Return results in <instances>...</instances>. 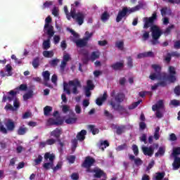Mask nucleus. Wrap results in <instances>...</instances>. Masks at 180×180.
Returning a JSON list of instances; mask_svg holds the SVG:
<instances>
[{"label":"nucleus","mask_w":180,"mask_h":180,"mask_svg":"<svg viewBox=\"0 0 180 180\" xmlns=\"http://www.w3.org/2000/svg\"><path fill=\"white\" fill-rule=\"evenodd\" d=\"M157 20V13L154 12L152 14V16L150 18L145 17L143 18V22H145L143 25V29H148L150 27V32L152 33V39L151 44L153 46H155L157 44H160V41L158 39L163 34V32L160 28V27L154 25V22Z\"/></svg>","instance_id":"nucleus-1"},{"label":"nucleus","mask_w":180,"mask_h":180,"mask_svg":"<svg viewBox=\"0 0 180 180\" xmlns=\"http://www.w3.org/2000/svg\"><path fill=\"white\" fill-rule=\"evenodd\" d=\"M110 96L114 98L115 101H111L110 102V105L112 106V108L114 109L116 112H118L120 115H123V113H126V108L122 105L120 103L123 102L126 98V96L123 93H118L116 95V91L112 90L110 93Z\"/></svg>","instance_id":"nucleus-2"},{"label":"nucleus","mask_w":180,"mask_h":180,"mask_svg":"<svg viewBox=\"0 0 180 180\" xmlns=\"http://www.w3.org/2000/svg\"><path fill=\"white\" fill-rule=\"evenodd\" d=\"M146 6V4L143 1H139V4L132 8L124 7L121 11L118 12V14L116 18V22L119 23L122 22V19L123 18H126V16H129L131 13H134V12H137L140 11V9H143Z\"/></svg>","instance_id":"nucleus-3"},{"label":"nucleus","mask_w":180,"mask_h":180,"mask_svg":"<svg viewBox=\"0 0 180 180\" xmlns=\"http://www.w3.org/2000/svg\"><path fill=\"white\" fill-rule=\"evenodd\" d=\"M69 86H73L72 89V92L74 95H78L79 91L78 88H81V82L78 79H75L73 80H70L68 83H63V91L66 92L68 95H71V90H70Z\"/></svg>","instance_id":"nucleus-4"},{"label":"nucleus","mask_w":180,"mask_h":180,"mask_svg":"<svg viewBox=\"0 0 180 180\" xmlns=\"http://www.w3.org/2000/svg\"><path fill=\"white\" fill-rule=\"evenodd\" d=\"M5 126L0 120V131L1 133H3V134H8V131H13L16 127L15 122L11 119L7 120L5 123Z\"/></svg>","instance_id":"nucleus-5"},{"label":"nucleus","mask_w":180,"mask_h":180,"mask_svg":"<svg viewBox=\"0 0 180 180\" xmlns=\"http://www.w3.org/2000/svg\"><path fill=\"white\" fill-rule=\"evenodd\" d=\"M152 68L154 70L155 72L150 75V79H152V81H155V79H164L165 72H161L162 68L160 65L153 64L152 65Z\"/></svg>","instance_id":"nucleus-6"},{"label":"nucleus","mask_w":180,"mask_h":180,"mask_svg":"<svg viewBox=\"0 0 180 180\" xmlns=\"http://www.w3.org/2000/svg\"><path fill=\"white\" fill-rule=\"evenodd\" d=\"M51 22H53V19L51 18V17L48 16L45 19V25L44 27V32L45 34H48L49 36H50V37H53L55 33L54 27L50 24L51 23Z\"/></svg>","instance_id":"nucleus-7"},{"label":"nucleus","mask_w":180,"mask_h":180,"mask_svg":"<svg viewBox=\"0 0 180 180\" xmlns=\"http://www.w3.org/2000/svg\"><path fill=\"white\" fill-rule=\"evenodd\" d=\"M169 75L165 72L163 75V79L168 81L170 84H174L176 82V70L174 66H169L168 70Z\"/></svg>","instance_id":"nucleus-8"},{"label":"nucleus","mask_w":180,"mask_h":180,"mask_svg":"<svg viewBox=\"0 0 180 180\" xmlns=\"http://www.w3.org/2000/svg\"><path fill=\"white\" fill-rule=\"evenodd\" d=\"M71 18H72L73 20L76 21L77 23L79 26L84 24V20H85V15L83 14L82 12H77L75 8L71 9Z\"/></svg>","instance_id":"nucleus-9"},{"label":"nucleus","mask_w":180,"mask_h":180,"mask_svg":"<svg viewBox=\"0 0 180 180\" xmlns=\"http://www.w3.org/2000/svg\"><path fill=\"white\" fill-rule=\"evenodd\" d=\"M56 159V155L54 154H51L49 152L46 153L44 155V160L47 161L49 160L50 162H46L43 165V167L45 169H50L51 168L53 169V167L54 166V160Z\"/></svg>","instance_id":"nucleus-10"},{"label":"nucleus","mask_w":180,"mask_h":180,"mask_svg":"<svg viewBox=\"0 0 180 180\" xmlns=\"http://www.w3.org/2000/svg\"><path fill=\"white\" fill-rule=\"evenodd\" d=\"M95 162H96L95 158L91 156H87L85 158L84 162L82 164V167H87L89 168H91L92 165L95 164Z\"/></svg>","instance_id":"nucleus-11"},{"label":"nucleus","mask_w":180,"mask_h":180,"mask_svg":"<svg viewBox=\"0 0 180 180\" xmlns=\"http://www.w3.org/2000/svg\"><path fill=\"white\" fill-rule=\"evenodd\" d=\"M8 94L11 96H6V95H4L2 98V102L5 103L6 102V101H8L9 102H12L15 99V98H16V95H18V91L11 90Z\"/></svg>","instance_id":"nucleus-12"},{"label":"nucleus","mask_w":180,"mask_h":180,"mask_svg":"<svg viewBox=\"0 0 180 180\" xmlns=\"http://www.w3.org/2000/svg\"><path fill=\"white\" fill-rule=\"evenodd\" d=\"M172 57H176V58H179L180 53L178 51H172V53H167V56H165V61L169 64L171 63Z\"/></svg>","instance_id":"nucleus-13"},{"label":"nucleus","mask_w":180,"mask_h":180,"mask_svg":"<svg viewBox=\"0 0 180 180\" xmlns=\"http://www.w3.org/2000/svg\"><path fill=\"white\" fill-rule=\"evenodd\" d=\"M75 43L77 47L80 49L86 46L88 44V38L79 39L73 41Z\"/></svg>","instance_id":"nucleus-14"},{"label":"nucleus","mask_w":180,"mask_h":180,"mask_svg":"<svg viewBox=\"0 0 180 180\" xmlns=\"http://www.w3.org/2000/svg\"><path fill=\"white\" fill-rule=\"evenodd\" d=\"M47 123L49 126H61L64 122L61 119L49 118Z\"/></svg>","instance_id":"nucleus-15"},{"label":"nucleus","mask_w":180,"mask_h":180,"mask_svg":"<svg viewBox=\"0 0 180 180\" xmlns=\"http://www.w3.org/2000/svg\"><path fill=\"white\" fill-rule=\"evenodd\" d=\"M142 151L144 155H148V157H153L154 154V148H153L152 146H150V147L144 146L142 148Z\"/></svg>","instance_id":"nucleus-16"},{"label":"nucleus","mask_w":180,"mask_h":180,"mask_svg":"<svg viewBox=\"0 0 180 180\" xmlns=\"http://www.w3.org/2000/svg\"><path fill=\"white\" fill-rule=\"evenodd\" d=\"M61 134H63V129L61 128H56L51 131L50 136L55 137L56 140H59Z\"/></svg>","instance_id":"nucleus-17"},{"label":"nucleus","mask_w":180,"mask_h":180,"mask_svg":"<svg viewBox=\"0 0 180 180\" xmlns=\"http://www.w3.org/2000/svg\"><path fill=\"white\" fill-rule=\"evenodd\" d=\"M44 81V86H48V88H51V85L48 84L47 82L50 81V72L49 70H46L42 73Z\"/></svg>","instance_id":"nucleus-18"},{"label":"nucleus","mask_w":180,"mask_h":180,"mask_svg":"<svg viewBox=\"0 0 180 180\" xmlns=\"http://www.w3.org/2000/svg\"><path fill=\"white\" fill-rule=\"evenodd\" d=\"M164 108V101L159 100L156 104L152 106V110L155 112V110H160V109H162Z\"/></svg>","instance_id":"nucleus-19"},{"label":"nucleus","mask_w":180,"mask_h":180,"mask_svg":"<svg viewBox=\"0 0 180 180\" xmlns=\"http://www.w3.org/2000/svg\"><path fill=\"white\" fill-rule=\"evenodd\" d=\"M124 67V63L123 62H117L111 65V68L114 71H120Z\"/></svg>","instance_id":"nucleus-20"},{"label":"nucleus","mask_w":180,"mask_h":180,"mask_svg":"<svg viewBox=\"0 0 180 180\" xmlns=\"http://www.w3.org/2000/svg\"><path fill=\"white\" fill-rule=\"evenodd\" d=\"M108 99V93L104 92L103 96L101 98H98L96 100V103L98 105V106H102L103 105V102Z\"/></svg>","instance_id":"nucleus-21"},{"label":"nucleus","mask_w":180,"mask_h":180,"mask_svg":"<svg viewBox=\"0 0 180 180\" xmlns=\"http://www.w3.org/2000/svg\"><path fill=\"white\" fill-rule=\"evenodd\" d=\"M94 178H97V179H99V178H102V176H105V175H106V174H105V172L101 169H94Z\"/></svg>","instance_id":"nucleus-22"},{"label":"nucleus","mask_w":180,"mask_h":180,"mask_svg":"<svg viewBox=\"0 0 180 180\" xmlns=\"http://www.w3.org/2000/svg\"><path fill=\"white\" fill-rule=\"evenodd\" d=\"M27 130H28L27 127H26L25 124H22L18 127L17 130V134L18 136H25V134L27 133Z\"/></svg>","instance_id":"nucleus-23"},{"label":"nucleus","mask_w":180,"mask_h":180,"mask_svg":"<svg viewBox=\"0 0 180 180\" xmlns=\"http://www.w3.org/2000/svg\"><path fill=\"white\" fill-rule=\"evenodd\" d=\"M53 37L49 36L48 39L46 40H44L42 43V49L43 50H49L50 47H51V39Z\"/></svg>","instance_id":"nucleus-24"},{"label":"nucleus","mask_w":180,"mask_h":180,"mask_svg":"<svg viewBox=\"0 0 180 180\" xmlns=\"http://www.w3.org/2000/svg\"><path fill=\"white\" fill-rule=\"evenodd\" d=\"M86 135V130L82 129L81 131L77 133V134L76 136V139L79 141H84V140H85Z\"/></svg>","instance_id":"nucleus-25"},{"label":"nucleus","mask_w":180,"mask_h":180,"mask_svg":"<svg viewBox=\"0 0 180 180\" xmlns=\"http://www.w3.org/2000/svg\"><path fill=\"white\" fill-rule=\"evenodd\" d=\"M174 158V162L172 163V167H173L174 171H176V170L179 169V168H180V158L176 157Z\"/></svg>","instance_id":"nucleus-26"},{"label":"nucleus","mask_w":180,"mask_h":180,"mask_svg":"<svg viewBox=\"0 0 180 180\" xmlns=\"http://www.w3.org/2000/svg\"><path fill=\"white\" fill-rule=\"evenodd\" d=\"M97 146L102 151H105V148L109 147V142L108 141H100V143L97 144Z\"/></svg>","instance_id":"nucleus-27"},{"label":"nucleus","mask_w":180,"mask_h":180,"mask_svg":"<svg viewBox=\"0 0 180 180\" xmlns=\"http://www.w3.org/2000/svg\"><path fill=\"white\" fill-rule=\"evenodd\" d=\"M44 57L45 58H51V57L54 56V51H44L42 53Z\"/></svg>","instance_id":"nucleus-28"},{"label":"nucleus","mask_w":180,"mask_h":180,"mask_svg":"<svg viewBox=\"0 0 180 180\" xmlns=\"http://www.w3.org/2000/svg\"><path fill=\"white\" fill-rule=\"evenodd\" d=\"M172 29H175V25H171L168 26L163 32V34H165V36H168L171 34V31L172 30Z\"/></svg>","instance_id":"nucleus-29"},{"label":"nucleus","mask_w":180,"mask_h":180,"mask_svg":"<svg viewBox=\"0 0 180 180\" xmlns=\"http://www.w3.org/2000/svg\"><path fill=\"white\" fill-rule=\"evenodd\" d=\"M165 154V148L163 147H160L158 152L155 153V157L158 158V157H162Z\"/></svg>","instance_id":"nucleus-30"},{"label":"nucleus","mask_w":180,"mask_h":180,"mask_svg":"<svg viewBox=\"0 0 180 180\" xmlns=\"http://www.w3.org/2000/svg\"><path fill=\"white\" fill-rule=\"evenodd\" d=\"M32 98H33V90H30L27 91V93L23 95L24 101H27Z\"/></svg>","instance_id":"nucleus-31"},{"label":"nucleus","mask_w":180,"mask_h":180,"mask_svg":"<svg viewBox=\"0 0 180 180\" xmlns=\"http://www.w3.org/2000/svg\"><path fill=\"white\" fill-rule=\"evenodd\" d=\"M51 112H53V107L46 105L44 108V116H49Z\"/></svg>","instance_id":"nucleus-32"},{"label":"nucleus","mask_w":180,"mask_h":180,"mask_svg":"<svg viewBox=\"0 0 180 180\" xmlns=\"http://www.w3.org/2000/svg\"><path fill=\"white\" fill-rule=\"evenodd\" d=\"M101 56L99 51H93L91 55V61H95V60H98Z\"/></svg>","instance_id":"nucleus-33"},{"label":"nucleus","mask_w":180,"mask_h":180,"mask_svg":"<svg viewBox=\"0 0 180 180\" xmlns=\"http://www.w3.org/2000/svg\"><path fill=\"white\" fill-rule=\"evenodd\" d=\"M115 47H117V49L118 50H121L123 51L124 49V42L123 41H118L115 42Z\"/></svg>","instance_id":"nucleus-34"},{"label":"nucleus","mask_w":180,"mask_h":180,"mask_svg":"<svg viewBox=\"0 0 180 180\" xmlns=\"http://www.w3.org/2000/svg\"><path fill=\"white\" fill-rule=\"evenodd\" d=\"M88 129H89L90 131H91L92 134L95 136V134H98L99 133V129L95 128V125H89Z\"/></svg>","instance_id":"nucleus-35"},{"label":"nucleus","mask_w":180,"mask_h":180,"mask_svg":"<svg viewBox=\"0 0 180 180\" xmlns=\"http://www.w3.org/2000/svg\"><path fill=\"white\" fill-rule=\"evenodd\" d=\"M40 65V58L37 57L33 59L32 60V66L34 68H39V66Z\"/></svg>","instance_id":"nucleus-36"},{"label":"nucleus","mask_w":180,"mask_h":180,"mask_svg":"<svg viewBox=\"0 0 180 180\" xmlns=\"http://www.w3.org/2000/svg\"><path fill=\"white\" fill-rule=\"evenodd\" d=\"M160 136H161L160 135V127H157L155 129L153 139H155V140H160Z\"/></svg>","instance_id":"nucleus-37"},{"label":"nucleus","mask_w":180,"mask_h":180,"mask_svg":"<svg viewBox=\"0 0 180 180\" xmlns=\"http://www.w3.org/2000/svg\"><path fill=\"white\" fill-rule=\"evenodd\" d=\"M125 129H126V126H124V125H121V126L117 127V131H116L117 134L120 136V134H122L124 131Z\"/></svg>","instance_id":"nucleus-38"},{"label":"nucleus","mask_w":180,"mask_h":180,"mask_svg":"<svg viewBox=\"0 0 180 180\" xmlns=\"http://www.w3.org/2000/svg\"><path fill=\"white\" fill-rule=\"evenodd\" d=\"M77 117H69L65 120V123L67 124H74L77 122Z\"/></svg>","instance_id":"nucleus-39"},{"label":"nucleus","mask_w":180,"mask_h":180,"mask_svg":"<svg viewBox=\"0 0 180 180\" xmlns=\"http://www.w3.org/2000/svg\"><path fill=\"white\" fill-rule=\"evenodd\" d=\"M42 161H43V156H41V155H39L38 157L34 160V165H40Z\"/></svg>","instance_id":"nucleus-40"},{"label":"nucleus","mask_w":180,"mask_h":180,"mask_svg":"<svg viewBox=\"0 0 180 180\" xmlns=\"http://www.w3.org/2000/svg\"><path fill=\"white\" fill-rule=\"evenodd\" d=\"M110 15H109V13L108 11H105L102 15H101V20L103 22H106V20H109V18Z\"/></svg>","instance_id":"nucleus-41"},{"label":"nucleus","mask_w":180,"mask_h":180,"mask_svg":"<svg viewBox=\"0 0 180 180\" xmlns=\"http://www.w3.org/2000/svg\"><path fill=\"white\" fill-rule=\"evenodd\" d=\"M172 155H173L174 158H176L178 155H180V147L174 148Z\"/></svg>","instance_id":"nucleus-42"},{"label":"nucleus","mask_w":180,"mask_h":180,"mask_svg":"<svg viewBox=\"0 0 180 180\" xmlns=\"http://www.w3.org/2000/svg\"><path fill=\"white\" fill-rule=\"evenodd\" d=\"M77 146H78V139H75L72 140V152L75 151Z\"/></svg>","instance_id":"nucleus-43"},{"label":"nucleus","mask_w":180,"mask_h":180,"mask_svg":"<svg viewBox=\"0 0 180 180\" xmlns=\"http://www.w3.org/2000/svg\"><path fill=\"white\" fill-rule=\"evenodd\" d=\"M63 9L68 20H71V11L70 13L68 12V7H67V6H65Z\"/></svg>","instance_id":"nucleus-44"},{"label":"nucleus","mask_w":180,"mask_h":180,"mask_svg":"<svg viewBox=\"0 0 180 180\" xmlns=\"http://www.w3.org/2000/svg\"><path fill=\"white\" fill-rule=\"evenodd\" d=\"M165 176V172H158L156 173L155 180H162Z\"/></svg>","instance_id":"nucleus-45"},{"label":"nucleus","mask_w":180,"mask_h":180,"mask_svg":"<svg viewBox=\"0 0 180 180\" xmlns=\"http://www.w3.org/2000/svg\"><path fill=\"white\" fill-rule=\"evenodd\" d=\"M60 63V59H53L49 62V64L51 67H56V65H58V63Z\"/></svg>","instance_id":"nucleus-46"},{"label":"nucleus","mask_w":180,"mask_h":180,"mask_svg":"<svg viewBox=\"0 0 180 180\" xmlns=\"http://www.w3.org/2000/svg\"><path fill=\"white\" fill-rule=\"evenodd\" d=\"M56 143H57V139L53 138L46 140L47 146H53V144H56Z\"/></svg>","instance_id":"nucleus-47"},{"label":"nucleus","mask_w":180,"mask_h":180,"mask_svg":"<svg viewBox=\"0 0 180 180\" xmlns=\"http://www.w3.org/2000/svg\"><path fill=\"white\" fill-rule=\"evenodd\" d=\"M50 6H53V1H46L44 3L42 6V9H46V8H50Z\"/></svg>","instance_id":"nucleus-48"},{"label":"nucleus","mask_w":180,"mask_h":180,"mask_svg":"<svg viewBox=\"0 0 180 180\" xmlns=\"http://www.w3.org/2000/svg\"><path fill=\"white\" fill-rule=\"evenodd\" d=\"M95 88V86L94 85V83L92 82V80H87V89H94Z\"/></svg>","instance_id":"nucleus-49"},{"label":"nucleus","mask_w":180,"mask_h":180,"mask_svg":"<svg viewBox=\"0 0 180 180\" xmlns=\"http://www.w3.org/2000/svg\"><path fill=\"white\" fill-rule=\"evenodd\" d=\"M127 65L129 68H133V58H131V56L127 58Z\"/></svg>","instance_id":"nucleus-50"},{"label":"nucleus","mask_w":180,"mask_h":180,"mask_svg":"<svg viewBox=\"0 0 180 180\" xmlns=\"http://www.w3.org/2000/svg\"><path fill=\"white\" fill-rule=\"evenodd\" d=\"M104 116H105V117H108V119H110V120L113 119V115L109 112L108 110H104Z\"/></svg>","instance_id":"nucleus-51"},{"label":"nucleus","mask_w":180,"mask_h":180,"mask_svg":"<svg viewBox=\"0 0 180 180\" xmlns=\"http://www.w3.org/2000/svg\"><path fill=\"white\" fill-rule=\"evenodd\" d=\"M13 108L14 109H15V111L18 110L19 109V108H20V104L19 103V101H18V99H15L13 101Z\"/></svg>","instance_id":"nucleus-52"},{"label":"nucleus","mask_w":180,"mask_h":180,"mask_svg":"<svg viewBox=\"0 0 180 180\" xmlns=\"http://www.w3.org/2000/svg\"><path fill=\"white\" fill-rule=\"evenodd\" d=\"M132 150L134 151V155H139V147L137 145L134 144L132 146Z\"/></svg>","instance_id":"nucleus-53"},{"label":"nucleus","mask_w":180,"mask_h":180,"mask_svg":"<svg viewBox=\"0 0 180 180\" xmlns=\"http://www.w3.org/2000/svg\"><path fill=\"white\" fill-rule=\"evenodd\" d=\"M70 60H71V56H70L69 53H65L63 55V61L68 63V61H70Z\"/></svg>","instance_id":"nucleus-54"},{"label":"nucleus","mask_w":180,"mask_h":180,"mask_svg":"<svg viewBox=\"0 0 180 180\" xmlns=\"http://www.w3.org/2000/svg\"><path fill=\"white\" fill-rule=\"evenodd\" d=\"M60 40H61V37L60 35H54L53 41L54 44H58L60 43Z\"/></svg>","instance_id":"nucleus-55"},{"label":"nucleus","mask_w":180,"mask_h":180,"mask_svg":"<svg viewBox=\"0 0 180 180\" xmlns=\"http://www.w3.org/2000/svg\"><path fill=\"white\" fill-rule=\"evenodd\" d=\"M134 164L135 165H136L137 167L142 165H143V160H141V159L137 158L135 159L134 160Z\"/></svg>","instance_id":"nucleus-56"},{"label":"nucleus","mask_w":180,"mask_h":180,"mask_svg":"<svg viewBox=\"0 0 180 180\" xmlns=\"http://www.w3.org/2000/svg\"><path fill=\"white\" fill-rule=\"evenodd\" d=\"M139 103H141V100H139V101L132 103L131 107H129V109H136V108H137V106H139Z\"/></svg>","instance_id":"nucleus-57"},{"label":"nucleus","mask_w":180,"mask_h":180,"mask_svg":"<svg viewBox=\"0 0 180 180\" xmlns=\"http://www.w3.org/2000/svg\"><path fill=\"white\" fill-rule=\"evenodd\" d=\"M139 139L141 141H143L144 144H147V135L146 134H143L141 136H140Z\"/></svg>","instance_id":"nucleus-58"},{"label":"nucleus","mask_w":180,"mask_h":180,"mask_svg":"<svg viewBox=\"0 0 180 180\" xmlns=\"http://www.w3.org/2000/svg\"><path fill=\"white\" fill-rule=\"evenodd\" d=\"M126 148H127V144L124 143V144H122V145L119 146L117 148V151H122V150H126Z\"/></svg>","instance_id":"nucleus-59"},{"label":"nucleus","mask_w":180,"mask_h":180,"mask_svg":"<svg viewBox=\"0 0 180 180\" xmlns=\"http://www.w3.org/2000/svg\"><path fill=\"white\" fill-rule=\"evenodd\" d=\"M174 92L175 95H176V96H180V86L179 85L175 86V88L174 89Z\"/></svg>","instance_id":"nucleus-60"},{"label":"nucleus","mask_w":180,"mask_h":180,"mask_svg":"<svg viewBox=\"0 0 180 180\" xmlns=\"http://www.w3.org/2000/svg\"><path fill=\"white\" fill-rule=\"evenodd\" d=\"M6 71L8 72L9 75H12V66L9 64L6 65Z\"/></svg>","instance_id":"nucleus-61"},{"label":"nucleus","mask_w":180,"mask_h":180,"mask_svg":"<svg viewBox=\"0 0 180 180\" xmlns=\"http://www.w3.org/2000/svg\"><path fill=\"white\" fill-rule=\"evenodd\" d=\"M71 179L72 180H78L79 179V174H78V173H72L71 174Z\"/></svg>","instance_id":"nucleus-62"},{"label":"nucleus","mask_w":180,"mask_h":180,"mask_svg":"<svg viewBox=\"0 0 180 180\" xmlns=\"http://www.w3.org/2000/svg\"><path fill=\"white\" fill-rule=\"evenodd\" d=\"M20 91H27V84H22L19 86Z\"/></svg>","instance_id":"nucleus-63"},{"label":"nucleus","mask_w":180,"mask_h":180,"mask_svg":"<svg viewBox=\"0 0 180 180\" xmlns=\"http://www.w3.org/2000/svg\"><path fill=\"white\" fill-rule=\"evenodd\" d=\"M174 47L176 50L180 49V40L176 41L174 42Z\"/></svg>","instance_id":"nucleus-64"}]
</instances>
